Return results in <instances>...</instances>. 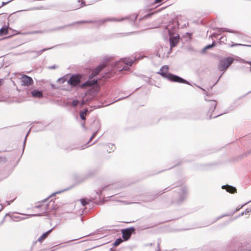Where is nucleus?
<instances>
[{"label": "nucleus", "mask_w": 251, "mask_h": 251, "mask_svg": "<svg viewBox=\"0 0 251 251\" xmlns=\"http://www.w3.org/2000/svg\"><path fill=\"white\" fill-rule=\"evenodd\" d=\"M168 69L169 67L168 66H163L158 73L172 81L188 84V82L184 79L177 75L168 73Z\"/></svg>", "instance_id": "obj_1"}, {"label": "nucleus", "mask_w": 251, "mask_h": 251, "mask_svg": "<svg viewBox=\"0 0 251 251\" xmlns=\"http://www.w3.org/2000/svg\"><path fill=\"white\" fill-rule=\"evenodd\" d=\"M97 80H89L83 84L81 87L83 88L89 87V89L88 91V94L92 95H94L97 93L99 91V86L97 84Z\"/></svg>", "instance_id": "obj_2"}, {"label": "nucleus", "mask_w": 251, "mask_h": 251, "mask_svg": "<svg viewBox=\"0 0 251 251\" xmlns=\"http://www.w3.org/2000/svg\"><path fill=\"white\" fill-rule=\"evenodd\" d=\"M81 78V76L80 75H73L69 79L67 76L59 78L58 81L60 83H64L65 81H67V83L72 86H75L80 83Z\"/></svg>", "instance_id": "obj_3"}, {"label": "nucleus", "mask_w": 251, "mask_h": 251, "mask_svg": "<svg viewBox=\"0 0 251 251\" xmlns=\"http://www.w3.org/2000/svg\"><path fill=\"white\" fill-rule=\"evenodd\" d=\"M34 208L39 209V211L40 213L36 214L30 215H29L30 217L40 216L42 214L50 212V207H49V203L47 202L46 200L40 202Z\"/></svg>", "instance_id": "obj_4"}, {"label": "nucleus", "mask_w": 251, "mask_h": 251, "mask_svg": "<svg viewBox=\"0 0 251 251\" xmlns=\"http://www.w3.org/2000/svg\"><path fill=\"white\" fill-rule=\"evenodd\" d=\"M234 59L231 57H227L221 59L218 65V68L220 71L226 70L232 63Z\"/></svg>", "instance_id": "obj_5"}, {"label": "nucleus", "mask_w": 251, "mask_h": 251, "mask_svg": "<svg viewBox=\"0 0 251 251\" xmlns=\"http://www.w3.org/2000/svg\"><path fill=\"white\" fill-rule=\"evenodd\" d=\"M119 64L124 63L126 66H124L122 68H118L119 71L127 70L129 69V67L131 66L133 63V61L129 58H123L120 60L118 63Z\"/></svg>", "instance_id": "obj_6"}, {"label": "nucleus", "mask_w": 251, "mask_h": 251, "mask_svg": "<svg viewBox=\"0 0 251 251\" xmlns=\"http://www.w3.org/2000/svg\"><path fill=\"white\" fill-rule=\"evenodd\" d=\"M21 81L22 85L26 86L31 85L33 82L32 78L26 75H24L21 77Z\"/></svg>", "instance_id": "obj_7"}, {"label": "nucleus", "mask_w": 251, "mask_h": 251, "mask_svg": "<svg viewBox=\"0 0 251 251\" xmlns=\"http://www.w3.org/2000/svg\"><path fill=\"white\" fill-rule=\"evenodd\" d=\"M170 41L171 47H175L179 41V36L178 34L171 35L170 34Z\"/></svg>", "instance_id": "obj_8"}, {"label": "nucleus", "mask_w": 251, "mask_h": 251, "mask_svg": "<svg viewBox=\"0 0 251 251\" xmlns=\"http://www.w3.org/2000/svg\"><path fill=\"white\" fill-rule=\"evenodd\" d=\"M89 142H74V146H75L78 149H84L91 145H88Z\"/></svg>", "instance_id": "obj_9"}, {"label": "nucleus", "mask_w": 251, "mask_h": 251, "mask_svg": "<svg viewBox=\"0 0 251 251\" xmlns=\"http://www.w3.org/2000/svg\"><path fill=\"white\" fill-rule=\"evenodd\" d=\"M132 231H133V229H126L123 230V238L125 240H127L129 239Z\"/></svg>", "instance_id": "obj_10"}, {"label": "nucleus", "mask_w": 251, "mask_h": 251, "mask_svg": "<svg viewBox=\"0 0 251 251\" xmlns=\"http://www.w3.org/2000/svg\"><path fill=\"white\" fill-rule=\"evenodd\" d=\"M31 95L33 97L36 98H41L43 97L42 91L38 90H33L31 92Z\"/></svg>", "instance_id": "obj_11"}, {"label": "nucleus", "mask_w": 251, "mask_h": 251, "mask_svg": "<svg viewBox=\"0 0 251 251\" xmlns=\"http://www.w3.org/2000/svg\"><path fill=\"white\" fill-rule=\"evenodd\" d=\"M49 207H50V211L52 210H55L58 209V206L55 203L54 201H50L49 202Z\"/></svg>", "instance_id": "obj_12"}, {"label": "nucleus", "mask_w": 251, "mask_h": 251, "mask_svg": "<svg viewBox=\"0 0 251 251\" xmlns=\"http://www.w3.org/2000/svg\"><path fill=\"white\" fill-rule=\"evenodd\" d=\"M222 188L226 189V191L230 193H234L236 192V188L231 186H223Z\"/></svg>", "instance_id": "obj_13"}, {"label": "nucleus", "mask_w": 251, "mask_h": 251, "mask_svg": "<svg viewBox=\"0 0 251 251\" xmlns=\"http://www.w3.org/2000/svg\"><path fill=\"white\" fill-rule=\"evenodd\" d=\"M105 67V66L104 65H101L100 66H99V67H98L96 69H95L93 73H92V75L93 76H95L96 75H97L99 72Z\"/></svg>", "instance_id": "obj_14"}, {"label": "nucleus", "mask_w": 251, "mask_h": 251, "mask_svg": "<svg viewBox=\"0 0 251 251\" xmlns=\"http://www.w3.org/2000/svg\"><path fill=\"white\" fill-rule=\"evenodd\" d=\"M7 32L8 27L7 26H3L0 29V36L6 35Z\"/></svg>", "instance_id": "obj_15"}, {"label": "nucleus", "mask_w": 251, "mask_h": 251, "mask_svg": "<svg viewBox=\"0 0 251 251\" xmlns=\"http://www.w3.org/2000/svg\"><path fill=\"white\" fill-rule=\"evenodd\" d=\"M50 230L48 231L47 232L44 233L41 236H40L39 239L38 241L40 242H42L48 235V234L50 233Z\"/></svg>", "instance_id": "obj_16"}, {"label": "nucleus", "mask_w": 251, "mask_h": 251, "mask_svg": "<svg viewBox=\"0 0 251 251\" xmlns=\"http://www.w3.org/2000/svg\"><path fill=\"white\" fill-rule=\"evenodd\" d=\"M87 112H88L87 109H85L84 110L81 111L80 112L79 114H80V118L82 120H85V116L86 115Z\"/></svg>", "instance_id": "obj_17"}, {"label": "nucleus", "mask_w": 251, "mask_h": 251, "mask_svg": "<svg viewBox=\"0 0 251 251\" xmlns=\"http://www.w3.org/2000/svg\"><path fill=\"white\" fill-rule=\"evenodd\" d=\"M210 105H211L212 106L211 110H213L216 106V101L214 100H211L210 101Z\"/></svg>", "instance_id": "obj_18"}, {"label": "nucleus", "mask_w": 251, "mask_h": 251, "mask_svg": "<svg viewBox=\"0 0 251 251\" xmlns=\"http://www.w3.org/2000/svg\"><path fill=\"white\" fill-rule=\"evenodd\" d=\"M107 147H108L109 148H111L110 150H107V151H109V152H111V151H112L114 149V145L113 144L111 143H108L107 145H106Z\"/></svg>", "instance_id": "obj_19"}, {"label": "nucleus", "mask_w": 251, "mask_h": 251, "mask_svg": "<svg viewBox=\"0 0 251 251\" xmlns=\"http://www.w3.org/2000/svg\"><path fill=\"white\" fill-rule=\"evenodd\" d=\"M123 242L122 239L121 238L117 239L114 243V246H117L120 245Z\"/></svg>", "instance_id": "obj_20"}, {"label": "nucleus", "mask_w": 251, "mask_h": 251, "mask_svg": "<svg viewBox=\"0 0 251 251\" xmlns=\"http://www.w3.org/2000/svg\"><path fill=\"white\" fill-rule=\"evenodd\" d=\"M248 46V47H251V46L248 45H243L241 44H232L230 45L231 47H233L234 46Z\"/></svg>", "instance_id": "obj_21"}, {"label": "nucleus", "mask_w": 251, "mask_h": 251, "mask_svg": "<svg viewBox=\"0 0 251 251\" xmlns=\"http://www.w3.org/2000/svg\"><path fill=\"white\" fill-rule=\"evenodd\" d=\"M79 103V101L78 100H74L73 101H72V105L74 106H76V105H77V104H78Z\"/></svg>", "instance_id": "obj_22"}, {"label": "nucleus", "mask_w": 251, "mask_h": 251, "mask_svg": "<svg viewBox=\"0 0 251 251\" xmlns=\"http://www.w3.org/2000/svg\"><path fill=\"white\" fill-rule=\"evenodd\" d=\"M81 203L82 205L84 206L86 205L88 202L86 201L84 199H81L80 200Z\"/></svg>", "instance_id": "obj_23"}, {"label": "nucleus", "mask_w": 251, "mask_h": 251, "mask_svg": "<svg viewBox=\"0 0 251 251\" xmlns=\"http://www.w3.org/2000/svg\"><path fill=\"white\" fill-rule=\"evenodd\" d=\"M215 46V44L213 42L211 45H208V46H207L205 48V50H206V49H209L211 48H212V47H214Z\"/></svg>", "instance_id": "obj_24"}, {"label": "nucleus", "mask_w": 251, "mask_h": 251, "mask_svg": "<svg viewBox=\"0 0 251 251\" xmlns=\"http://www.w3.org/2000/svg\"><path fill=\"white\" fill-rule=\"evenodd\" d=\"M226 39L225 37H222L220 39V42L224 43L225 41H226Z\"/></svg>", "instance_id": "obj_25"}, {"label": "nucleus", "mask_w": 251, "mask_h": 251, "mask_svg": "<svg viewBox=\"0 0 251 251\" xmlns=\"http://www.w3.org/2000/svg\"><path fill=\"white\" fill-rule=\"evenodd\" d=\"M64 191H65V190H62V191H59V192H56L55 194H58V193H61V192H64Z\"/></svg>", "instance_id": "obj_26"}, {"label": "nucleus", "mask_w": 251, "mask_h": 251, "mask_svg": "<svg viewBox=\"0 0 251 251\" xmlns=\"http://www.w3.org/2000/svg\"><path fill=\"white\" fill-rule=\"evenodd\" d=\"M45 50H46L45 49V50H42L40 51V52H39V54H41L42 53V52H43V51Z\"/></svg>", "instance_id": "obj_27"}, {"label": "nucleus", "mask_w": 251, "mask_h": 251, "mask_svg": "<svg viewBox=\"0 0 251 251\" xmlns=\"http://www.w3.org/2000/svg\"><path fill=\"white\" fill-rule=\"evenodd\" d=\"M161 1H162V0H155V1L157 2H160Z\"/></svg>", "instance_id": "obj_28"}, {"label": "nucleus", "mask_w": 251, "mask_h": 251, "mask_svg": "<svg viewBox=\"0 0 251 251\" xmlns=\"http://www.w3.org/2000/svg\"><path fill=\"white\" fill-rule=\"evenodd\" d=\"M9 1L7 2H2V5H4L5 4H6V3H8Z\"/></svg>", "instance_id": "obj_29"}, {"label": "nucleus", "mask_w": 251, "mask_h": 251, "mask_svg": "<svg viewBox=\"0 0 251 251\" xmlns=\"http://www.w3.org/2000/svg\"><path fill=\"white\" fill-rule=\"evenodd\" d=\"M225 30H224L223 31H225ZM226 31H227V32H232V31H228V30H226Z\"/></svg>", "instance_id": "obj_30"}]
</instances>
